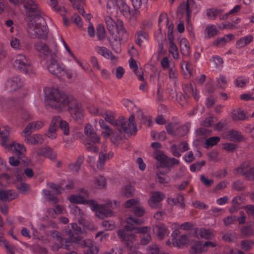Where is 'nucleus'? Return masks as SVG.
<instances>
[{"instance_id": "obj_12", "label": "nucleus", "mask_w": 254, "mask_h": 254, "mask_svg": "<svg viewBox=\"0 0 254 254\" xmlns=\"http://www.w3.org/2000/svg\"><path fill=\"white\" fill-rule=\"evenodd\" d=\"M70 212L72 214L77 217L79 224H82L84 227L88 229H92V226L90 227L87 224L84 217L85 216L83 211L76 205H73L70 207Z\"/></svg>"}, {"instance_id": "obj_22", "label": "nucleus", "mask_w": 254, "mask_h": 254, "mask_svg": "<svg viewBox=\"0 0 254 254\" xmlns=\"http://www.w3.org/2000/svg\"><path fill=\"white\" fill-rule=\"evenodd\" d=\"M178 231H175L173 232L172 234L173 237L172 244L174 246L180 247L182 246L187 244L189 240L188 237L185 235L181 236L179 238H177L176 237L178 236Z\"/></svg>"}, {"instance_id": "obj_34", "label": "nucleus", "mask_w": 254, "mask_h": 254, "mask_svg": "<svg viewBox=\"0 0 254 254\" xmlns=\"http://www.w3.org/2000/svg\"><path fill=\"white\" fill-rule=\"evenodd\" d=\"M111 214V211L106 209L105 206L103 205L99 207L96 211V215L101 219H104Z\"/></svg>"}, {"instance_id": "obj_28", "label": "nucleus", "mask_w": 254, "mask_h": 254, "mask_svg": "<svg viewBox=\"0 0 254 254\" xmlns=\"http://www.w3.org/2000/svg\"><path fill=\"white\" fill-rule=\"evenodd\" d=\"M231 117L234 121H243L248 119L244 111L241 108L233 110L232 112Z\"/></svg>"}, {"instance_id": "obj_13", "label": "nucleus", "mask_w": 254, "mask_h": 254, "mask_svg": "<svg viewBox=\"0 0 254 254\" xmlns=\"http://www.w3.org/2000/svg\"><path fill=\"white\" fill-rule=\"evenodd\" d=\"M252 168L250 167L249 162H245L239 167L235 169L233 173L235 174H242L245 178L250 179Z\"/></svg>"}, {"instance_id": "obj_55", "label": "nucleus", "mask_w": 254, "mask_h": 254, "mask_svg": "<svg viewBox=\"0 0 254 254\" xmlns=\"http://www.w3.org/2000/svg\"><path fill=\"white\" fill-rule=\"evenodd\" d=\"M194 2L193 0H188L187 3L185 5L187 12V21L188 24H189L190 21V15H191V10H190V6Z\"/></svg>"}, {"instance_id": "obj_36", "label": "nucleus", "mask_w": 254, "mask_h": 254, "mask_svg": "<svg viewBox=\"0 0 254 254\" xmlns=\"http://www.w3.org/2000/svg\"><path fill=\"white\" fill-rule=\"evenodd\" d=\"M129 64L130 68H131L133 70V72L138 76V79L141 81L144 80V77L142 72L139 74L138 73V67L135 60L132 58H131L129 60Z\"/></svg>"}, {"instance_id": "obj_58", "label": "nucleus", "mask_w": 254, "mask_h": 254, "mask_svg": "<svg viewBox=\"0 0 254 254\" xmlns=\"http://www.w3.org/2000/svg\"><path fill=\"white\" fill-rule=\"evenodd\" d=\"M220 140V138L219 137L213 136L206 139L205 143L207 146H212L217 144Z\"/></svg>"}, {"instance_id": "obj_41", "label": "nucleus", "mask_w": 254, "mask_h": 254, "mask_svg": "<svg viewBox=\"0 0 254 254\" xmlns=\"http://www.w3.org/2000/svg\"><path fill=\"white\" fill-rule=\"evenodd\" d=\"M241 8V6L240 5H235L233 9H232L228 12L226 13L225 14L221 17L220 19L225 20L228 18V16L229 15L237 14L238 13V12L240 10Z\"/></svg>"}, {"instance_id": "obj_6", "label": "nucleus", "mask_w": 254, "mask_h": 254, "mask_svg": "<svg viewBox=\"0 0 254 254\" xmlns=\"http://www.w3.org/2000/svg\"><path fill=\"white\" fill-rule=\"evenodd\" d=\"M14 66L21 72L32 76L35 75L33 66L25 55L18 54L15 57Z\"/></svg>"}, {"instance_id": "obj_9", "label": "nucleus", "mask_w": 254, "mask_h": 254, "mask_svg": "<svg viewBox=\"0 0 254 254\" xmlns=\"http://www.w3.org/2000/svg\"><path fill=\"white\" fill-rule=\"evenodd\" d=\"M71 229H67L65 233L68 236V240L69 242L77 243L81 240L82 239L81 235L84 232V229L78 226L76 223H72Z\"/></svg>"}, {"instance_id": "obj_45", "label": "nucleus", "mask_w": 254, "mask_h": 254, "mask_svg": "<svg viewBox=\"0 0 254 254\" xmlns=\"http://www.w3.org/2000/svg\"><path fill=\"white\" fill-rule=\"evenodd\" d=\"M254 245V242L250 240H245L241 243V248L245 251H249Z\"/></svg>"}, {"instance_id": "obj_2", "label": "nucleus", "mask_w": 254, "mask_h": 254, "mask_svg": "<svg viewBox=\"0 0 254 254\" xmlns=\"http://www.w3.org/2000/svg\"><path fill=\"white\" fill-rule=\"evenodd\" d=\"M14 4H23L26 15L30 17L36 18L39 22L33 24V35L39 39L46 40L49 33L46 23L43 18V12L34 0H9Z\"/></svg>"}, {"instance_id": "obj_26", "label": "nucleus", "mask_w": 254, "mask_h": 254, "mask_svg": "<svg viewBox=\"0 0 254 254\" xmlns=\"http://www.w3.org/2000/svg\"><path fill=\"white\" fill-rule=\"evenodd\" d=\"M117 6L116 9H119L121 13L126 18H130L131 10L127 3L122 0Z\"/></svg>"}, {"instance_id": "obj_46", "label": "nucleus", "mask_w": 254, "mask_h": 254, "mask_svg": "<svg viewBox=\"0 0 254 254\" xmlns=\"http://www.w3.org/2000/svg\"><path fill=\"white\" fill-rule=\"evenodd\" d=\"M112 72L118 79H121L123 77L125 70L122 66H118L112 69Z\"/></svg>"}, {"instance_id": "obj_31", "label": "nucleus", "mask_w": 254, "mask_h": 254, "mask_svg": "<svg viewBox=\"0 0 254 254\" xmlns=\"http://www.w3.org/2000/svg\"><path fill=\"white\" fill-rule=\"evenodd\" d=\"M218 30L214 25L210 24L206 26L205 29V37L206 39H210L216 36Z\"/></svg>"}, {"instance_id": "obj_25", "label": "nucleus", "mask_w": 254, "mask_h": 254, "mask_svg": "<svg viewBox=\"0 0 254 254\" xmlns=\"http://www.w3.org/2000/svg\"><path fill=\"white\" fill-rule=\"evenodd\" d=\"M180 50L181 54L185 57L190 56L191 49L188 40L186 38H182L180 40Z\"/></svg>"}, {"instance_id": "obj_54", "label": "nucleus", "mask_w": 254, "mask_h": 254, "mask_svg": "<svg viewBox=\"0 0 254 254\" xmlns=\"http://www.w3.org/2000/svg\"><path fill=\"white\" fill-rule=\"evenodd\" d=\"M106 160H107L106 155L104 153H100L99 155V160L97 163V167L100 169H103Z\"/></svg>"}, {"instance_id": "obj_62", "label": "nucleus", "mask_w": 254, "mask_h": 254, "mask_svg": "<svg viewBox=\"0 0 254 254\" xmlns=\"http://www.w3.org/2000/svg\"><path fill=\"white\" fill-rule=\"evenodd\" d=\"M95 184L100 188H104L106 184L105 178L102 176L97 177L95 179Z\"/></svg>"}, {"instance_id": "obj_56", "label": "nucleus", "mask_w": 254, "mask_h": 254, "mask_svg": "<svg viewBox=\"0 0 254 254\" xmlns=\"http://www.w3.org/2000/svg\"><path fill=\"white\" fill-rule=\"evenodd\" d=\"M102 226L105 228L106 230H113L115 227L116 225L114 222L110 220H105L102 223Z\"/></svg>"}, {"instance_id": "obj_20", "label": "nucleus", "mask_w": 254, "mask_h": 254, "mask_svg": "<svg viewBox=\"0 0 254 254\" xmlns=\"http://www.w3.org/2000/svg\"><path fill=\"white\" fill-rule=\"evenodd\" d=\"M84 132L88 138L92 142L97 143L100 142V137L98 136L91 125L87 124L86 125L84 128Z\"/></svg>"}, {"instance_id": "obj_27", "label": "nucleus", "mask_w": 254, "mask_h": 254, "mask_svg": "<svg viewBox=\"0 0 254 254\" xmlns=\"http://www.w3.org/2000/svg\"><path fill=\"white\" fill-rule=\"evenodd\" d=\"M227 138L230 141H242L244 137L240 131L234 129L229 130L226 135Z\"/></svg>"}, {"instance_id": "obj_48", "label": "nucleus", "mask_w": 254, "mask_h": 254, "mask_svg": "<svg viewBox=\"0 0 254 254\" xmlns=\"http://www.w3.org/2000/svg\"><path fill=\"white\" fill-rule=\"evenodd\" d=\"M11 46L16 50H21L23 46L21 44L19 39L17 38H13L10 42Z\"/></svg>"}, {"instance_id": "obj_3", "label": "nucleus", "mask_w": 254, "mask_h": 254, "mask_svg": "<svg viewBox=\"0 0 254 254\" xmlns=\"http://www.w3.org/2000/svg\"><path fill=\"white\" fill-rule=\"evenodd\" d=\"M127 223L128 224L125 226V230L120 229L118 231V235L119 237L122 239L123 241L128 242H132L134 239V235L129 234L128 231L134 230L135 232L142 234L145 235L150 230L148 227H133L135 225H139L142 223V221L140 219L134 218L133 217L130 216L126 220Z\"/></svg>"}, {"instance_id": "obj_33", "label": "nucleus", "mask_w": 254, "mask_h": 254, "mask_svg": "<svg viewBox=\"0 0 254 254\" xmlns=\"http://www.w3.org/2000/svg\"><path fill=\"white\" fill-rule=\"evenodd\" d=\"M84 159V156L80 155L74 163L70 164L69 165V169L73 172H77L80 170Z\"/></svg>"}, {"instance_id": "obj_43", "label": "nucleus", "mask_w": 254, "mask_h": 254, "mask_svg": "<svg viewBox=\"0 0 254 254\" xmlns=\"http://www.w3.org/2000/svg\"><path fill=\"white\" fill-rule=\"evenodd\" d=\"M122 0H106L107 2V7L108 9V12L111 13L112 11H109V10H111L112 9H116L117 6L120 3V1Z\"/></svg>"}, {"instance_id": "obj_30", "label": "nucleus", "mask_w": 254, "mask_h": 254, "mask_svg": "<svg viewBox=\"0 0 254 254\" xmlns=\"http://www.w3.org/2000/svg\"><path fill=\"white\" fill-rule=\"evenodd\" d=\"M155 231L157 237L159 239H162L168 234V232L166 226L162 224L156 225L155 226Z\"/></svg>"}, {"instance_id": "obj_14", "label": "nucleus", "mask_w": 254, "mask_h": 254, "mask_svg": "<svg viewBox=\"0 0 254 254\" xmlns=\"http://www.w3.org/2000/svg\"><path fill=\"white\" fill-rule=\"evenodd\" d=\"M36 154L40 156L49 158L51 160H55L57 158V153L52 148L49 146H45L38 148L36 151Z\"/></svg>"}, {"instance_id": "obj_57", "label": "nucleus", "mask_w": 254, "mask_h": 254, "mask_svg": "<svg viewBox=\"0 0 254 254\" xmlns=\"http://www.w3.org/2000/svg\"><path fill=\"white\" fill-rule=\"evenodd\" d=\"M148 254H159V248L155 244H152L149 246L146 249Z\"/></svg>"}, {"instance_id": "obj_63", "label": "nucleus", "mask_w": 254, "mask_h": 254, "mask_svg": "<svg viewBox=\"0 0 254 254\" xmlns=\"http://www.w3.org/2000/svg\"><path fill=\"white\" fill-rule=\"evenodd\" d=\"M134 188L129 185L125 187L124 190V194L127 197H131L134 193Z\"/></svg>"}, {"instance_id": "obj_60", "label": "nucleus", "mask_w": 254, "mask_h": 254, "mask_svg": "<svg viewBox=\"0 0 254 254\" xmlns=\"http://www.w3.org/2000/svg\"><path fill=\"white\" fill-rule=\"evenodd\" d=\"M86 149L88 151L94 153H98V147L95 144V143H91L90 142H87L85 144Z\"/></svg>"}, {"instance_id": "obj_21", "label": "nucleus", "mask_w": 254, "mask_h": 254, "mask_svg": "<svg viewBox=\"0 0 254 254\" xmlns=\"http://www.w3.org/2000/svg\"><path fill=\"white\" fill-rule=\"evenodd\" d=\"M7 146L4 147L10 149L11 150H13L15 153L19 156V158L22 157L26 152V148L22 144L15 143V142L8 144V141H7Z\"/></svg>"}, {"instance_id": "obj_5", "label": "nucleus", "mask_w": 254, "mask_h": 254, "mask_svg": "<svg viewBox=\"0 0 254 254\" xmlns=\"http://www.w3.org/2000/svg\"><path fill=\"white\" fill-rule=\"evenodd\" d=\"M63 131L65 135L69 134V126L68 123L61 120L59 116H55L53 118L49 128L46 135L50 138L55 139L57 137L56 131L58 126Z\"/></svg>"}, {"instance_id": "obj_18", "label": "nucleus", "mask_w": 254, "mask_h": 254, "mask_svg": "<svg viewBox=\"0 0 254 254\" xmlns=\"http://www.w3.org/2000/svg\"><path fill=\"white\" fill-rule=\"evenodd\" d=\"M117 33L118 36H116V39L119 41H122L127 38V33L124 27V23L122 21L117 20L116 21V25L115 26Z\"/></svg>"}, {"instance_id": "obj_35", "label": "nucleus", "mask_w": 254, "mask_h": 254, "mask_svg": "<svg viewBox=\"0 0 254 254\" xmlns=\"http://www.w3.org/2000/svg\"><path fill=\"white\" fill-rule=\"evenodd\" d=\"M105 21L107 25V29L111 34H114V31L115 29L116 21L115 22L110 16H107L105 17Z\"/></svg>"}, {"instance_id": "obj_44", "label": "nucleus", "mask_w": 254, "mask_h": 254, "mask_svg": "<svg viewBox=\"0 0 254 254\" xmlns=\"http://www.w3.org/2000/svg\"><path fill=\"white\" fill-rule=\"evenodd\" d=\"M223 239L227 242H235L237 239V236L235 232H227L223 235Z\"/></svg>"}, {"instance_id": "obj_59", "label": "nucleus", "mask_w": 254, "mask_h": 254, "mask_svg": "<svg viewBox=\"0 0 254 254\" xmlns=\"http://www.w3.org/2000/svg\"><path fill=\"white\" fill-rule=\"evenodd\" d=\"M49 185L50 188L54 190L57 194H61L64 190L61 187V186L63 185L62 183H61L60 185H58L53 183H49Z\"/></svg>"}, {"instance_id": "obj_52", "label": "nucleus", "mask_w": 254, "mask_h": 254, "mask_svg": "<svg viewBox=\"0 0 254 254\" xmlns=\"http://www.w3.org/2000/svg\"><path fill=\"white\" fill-rule=\"evenodd\" d=\"M178 73L175 69L170 68L169 71V79L176 84L178 81Z\"/></svg>"}, {"instance_id": "obj_15", "label": "nucleus", "mask_w": 254, "mask_h": 254, "mask_svg": "<svg viewBox=\"0 0 254 254\" xmlns=\"http://www.w3.org/2000/svg\"><path fill=\"white\" fill-rule=\"evenodd\" d=\"M80 192L83 194V196L80 195H75L72 194L68 197V200L70 202L73 203H79L85 204L86 200V198H88L89 196V192L88 190L84 189H82L80 190Z\"/></svg>"}, {"instance_id": "obj_61", "label": "nucleus", "mask_w": 254, "mask_h": 254, "mask_svg": "<svg viewBox=\"0 0 254 254\" xmlns=\"http://www.w3.org/2000/svg\"><path fill=\"white\" fill-rule=\"evenodd\" d=\"M16 188L20 192L22 193H25V192L27 191L29 189V186L24 183H21L19 184H17L16 186Z\"/></svg>"}, {"instance_id": "obj_51", "label": "nucleus", "mask_w": 254, "mask_h": 254, "mask_svg": "<svg viewBox=\"0 0 254 254\" xmlns=\"http://www.w3.org/2000/svg\"><path fill=\"white\" fill-rule=\"evenodd\" d=\"M169 52L172 54L174 59H179V53L178 49L174 43H172L170 44Z\"/></svg>"}, {"instance_id": "obj_42", "label": "nucleus", "mask_w": 254, "mask_h": 254, "mask_svg": "<svg viewBox=\"0 0 254 254\" xmlns=\"http://www.w3.org/2000/svg\"><path fill=\"white\" fill-rule=\"evenodd\" d=\"M199 234L201 238L210 239L213 237V234L210 230L205 228L200 229Z\"/></svg>"}, {"instance_id": "obj_1", "label": "nucleus", "mask_w": 254, "mask_h": 254, "mask_svg": "<svg viewBox=\"0 0 254 254\" xmlns=\"http://www.w3.org/2000/svg\"><path fill=\"white\" fill-rule=\"evenodd\" d=\"M46 102L52 108L67 110L76 120L83 117V110L76 100L71 96H67L54 88L44 89Z\"/></svg>"}, {"instance_id": "obj_23", "label": "nucleus", "mask_w": 254, "mask_h": 254, "mask_svg": "<svg viewBox=\"0 0 254 254\" xmlns=\"http://www.w3.org/2000/svg\"><path fill=\"white\" fill-rule=\"evenodd\" d=\"M17 196L18 194L11 190H0V199L3 201L12 200Z\"/></svg>"}, {"instance_id": "obj_16", "label": "nucleus", "mask_w": 254, "mask_h": 254, "mask_svg": "<svg viewBox=\"0 0 254 254\" xmlns=\"http://www.w3.org/2000/svg\"><path fill=\"white\" fill-rule=\"evenodd\" d=\"M81 246L85 249L84 254H96L98 249L94 242L90 239H86L80 243Z\"/></svg>"}, {"instance_id": "obj_4", "label": "nucleus", "mask_w": 254, "mask_h": 254, "mask_svg": "<svg viewBox=\"0 0 254 254\" xmlns=\"http://www.w3.org/2000/svg\"><path fill=\"white\" fill-rule=\"evenodd\" d=\"M133 113L129 116L127 121L124 117L119 119L115 123V127L119 132H124L128 134H135L137 131V127L135 122Z\"/></svg>"}, {"instance_id": "obj_53", "label": "nucleus", "mask_w": 254, "mask_h": 254, "mask_svg": "<svg viewBox=\"0 0 254 254\" xmlns=\"http://www.w3.org/2000/svg\"><path fill=\"white\" fill-rule=\"evenodd\" d=\"M205 163L206 162L205 161H202L201 162L191 164L190 166V170L192 172L199 171L201 169L202 166L205 165Z\"/></svg>"}, {"instance_id": "obj_39", "label": "nucleus", "mask_w": 254, "mask_h": 254, "mask_svg": "<svg viewBox=\"0 0 254 254\" xmlns=\"http://www.w3.org/2000/svg\"><path fill=\"white\" fill-rule=\"evenodd\" d=\"M180 163V161L175 158H170L167 156L162 168H171Z\"/></svg>"}, {"instance_id": "obj_40", "label": "nucleus", "mask_w": 254, "mask_h": 254, "mask_svg": "<svg viewBox=\"0 0 254 254\" xmlns=\"http://www.w3.org/2000/svg\"><path fill=\"white\" fill-rule=\"evenodd\" d=\"M249 82V78L247 77H238L235 80V84L238 87H244Z\"/></svg>"}, {"instance_id": "obj_10", "label": "nucleus", "mask_w": 254, "mask_h": 254, "mask_svg": "<svg viewBox=\"0 0 254 254\" xmlns=\"http://www.w3.org/2000/svg\"><path fill=\"white\" fill-rule=\"evenodd\" d=\"M165 197V194L160 191H153L151 192V196L148 202L149 206L152 208H157L160 206L161 201Z\"/></svg>"}, {"instance_id": "obj_19", "label": "nucleus", "mask_w": 254, "mask_h": 254, "mask_svg": "<svg viewBox=\"0 0 254 254\" xmlns=\"http://www.w3.org/2000/svg\"><path fill=\"white\" fill-rule=\"evenodd\" d=\"M22 85L20 78L14 76L8 79L6 82V86L10 91H14L19 88Z\"/></svg>"}, {"instance_id": "obj_64", "label": "nucleus", "mask_w": 254, "mask_h": 254, "mask_svg": "<svg viewBox=\"0 0 254 254\" xmlns=\"http://www.w3.org/2000/svg\"><path fill=\"white\" fill-rule=\"evenodd\" d=\"M217 86L222 88H225L227 86V82L226 77L224 76L221 75L217 79Z\"/></svg>"}, {"instance_id": "obj_47", "label": "nucleus", "mask_w": 254, "mask_h": 254, "mask_svg": "<svg viewBox=\"0 0 254 254\" xmlns=\"http://www.w3.org/2000/svg\"><path fill=\"white\" fill-rule=\"evenodd\" d=\"M97 36L99 40H102L105 37V30L102 24H99L97 27Z\"/></svg>"}, {"instance_id": "obj_17", "label": "nucleus", "mask_w": 254, "mask_h": 254, "mask_svg": "<svg viewBox=\"0 0 254 254\" xmlns=\"http://www.w3.org/2000/svg\"><path fill=\"white\" fill-rule=\"evenodd\" d=\"M43 125V122L39 121L29 123L22 131L23 136L26 137L32 132L40 129Z\"/></svg>"}, {"instance_id": "obj_50", "label": "nucleus", "mask_w": 254, "mask_h": 254, "mask_svg": "<svg viewBox=\"0 0 254 254\" xmlns=\"http://www.w3.org/2000/svg\"><path fill=\"white\" fill-rule=\"evenodd\" d=\"M148 36L147 34L144 31H139L137 33V37L135 40L136 43L139 46H141L143 40L146 39Z\"/></svg>"}, {"instance_id": "obj_8", "label": "nucleus", "mask_w": 254, "mask_h": 254, "mask_svg": "<svg viewBox=\"0 0 254 254\" xmlns=\"http://www.w3.org/2000/svg\"><path fill=\"white\" fill-rule=\"evenodd\" d=\"M57 54L52 57L47 61V69L52 74L61 78V74L63 73L64 64L58 59Z\"/></svg>"}, {"instance_id": "obj_38", "label": "nucleus", "mask_w": 254, "mask_h": 254, "mask_svg": "<svg viewBox=\"0 0 254 254\" xmlns=\"http://www.w3.org/2000/svg\"><path fill=\"white\" fill-rule=\"evenodd\" d=\"M43 192L45 197L48 201H52L53 204L56 203L59 201V199L55 195L52 194L50 190H44Z\"/></svg>"}, {"instance_id": "obj_11", "label": "nucleus", "mask_w": 254, "mask_h": 254, "mask_svg": "<svg viewBox=\"0 0 254 254\" xmlns=\"http://www.w3.org/2000/svg\"><path fill=\"white\" fill-rule=\"evenodd\" d=\"M123 103L125 106L127 108V110L129 112H131L133 110V109H135L137 110V114L138 116H141V118L142 120V123H145L147 121L148 123V126H151V120L150 118L145 117L143 115L142 112L140 109L137 108L136 105L131 101L129 100H124L123 101Z\"/></svg>"}, {"instance_id": "obj_37", "label": "nucleus", "mask_w": 254, "mask_h": 254, "mask_svg": "<svg viewBox=\"0 0 254 254\" xmlns=\"http://www.w3.org/2000/svg\"><path fill=\"white\" fill-rule=\"evenodd\" d=\"M222 11L221 9L211 8L207 10L206 15L210 19L214 20Z\"/></svg>"}, {"instance_id": "obj_24", "label": "nucleus", "mask_w": 254, "mask_h": 254, "mask_svg": "<svg viewBox=\"0 0 254 254\" xmlns=\"http://www.w3.org/2000/svg\"><path fill=\"white\" fill-rule=\"evenodd\" d=\"M25 142L29 144H41L43 142L42 135L40 134H35L33 135H28L25 137Z\"/></svg>"}, {"instance_id": "obj_49", "label": "nucleus", "mask_w": 254, "mask_h": 254, "mask_svg": "<svg viewBox=\"0 0 254 254\" xmlns=\"http://www.w3.org/2000/svg\"><path fill=\"white\" fill-rule=\"evenodd\" d=\"M167 156L161 151L157 152L155 157V159L160 163V166L162 168Z\"/></svg>"}, {"instance_id": "obj_32", "label": "nucleus", "mask_w": 254, "mask_h": 254, "mask_svg": "<svg viewBox=\"0 0 254 254\" xmlns=\"http://www.w3.org/2000/svg\"><path fill=\"white\" fill-rule=\"evenodd\" d=\"M205 251L203 242L201 241L196 242L190 250V253L191 254L200 253Z\"/></svg>"}, {"instance_id": "obj_29", "label": "nucleus", "mask_w": 254, "mask_h": 254, "mask_svg": "<svg viewBox=\"0 0 254 254\" xmlns=\"http://www.w3.org/2000/svg\"><path fill=\"white\" fill-rule=\"evenodd\" d=\"M96 51L99 54L107 59H110L112 60L116 59V57L112 54V52L106 47H97Z\"/></svg>"}, {"instance_id": "obj_7", "label": "nucleus", "mask_w": 254, "mask_h": 254, "mask_svg": "<svg viewBox=\"0 0 254 254\" xmlns=\"http://www.w3.org/2000/svg\"><path fill=\"white\" fill-rule=\"evenodd\" d=\"M34 49L38 52L40 58L44 59L56 56L58 54L57 46L56 42L53 43V46L50 48L46 43L42 41L36 42L34 45Z\"/></svg>"}]
</instances>
